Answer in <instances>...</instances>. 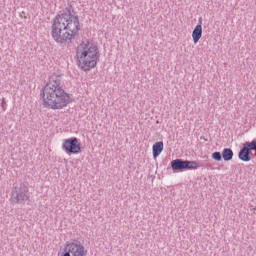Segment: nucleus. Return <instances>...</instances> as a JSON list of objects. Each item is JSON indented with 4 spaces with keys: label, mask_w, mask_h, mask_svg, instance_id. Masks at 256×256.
<instances>
[{
    "label": "nucleus",
    "mask_w": 256,
    "mask_h": 256,
    "mask_svg": "<svg viewBox=\"0 0 256 256\" xmlns=\"http://www.w3.org/2000/svg\"><path fill=\"white\" fill-rule=\"evenodd\" d=\"M77 64L82 71H91L97 66L99 61V51L97 45L89 43V40L83 41L76 48Z\"/></svg>",
    "instance_id": "3"
},
{
    "label": "nucleus",
    "mask_w": 256,
    "mask_h": 256,
    "mask_svg": "<svg viewBox=\"0 0 256 256\" xmlns=\"http://www.w3.org/2000/svg\"><path fill=\"white\" fill-rule=\"evenodd\" d=\"M242 147L246 148L248 151H256V140L252 142H245L242 144Z\"/></svg>",
    "instance_id": "12"
},
{
    "label": "nucleus",
    "mask_w": 256,
    "mask_h": 256,
    "mask_svg": "<svg viewBox=\"0 0 256 256\" xmlns=\"http://www.w3.org/2000/svg\"><path fill=\"white\" fill-rule=\"evenodd\" d=\"M222 159L224 161H231L233 159V150L231 148H224L222 151Z\"/></svg>",
    "instance_id": "11"
},
{
    "label": "nucleus",
    "mask_w": 256,
    "mask_h": 256,
    "mask_svg": "<svg viewBox=\"0 0 256 256\" xmlns=\"http://www.w3.org/2000/svg\"><path fill=\"white\" fill-rule=\"evenodd\" d=\"M62 79L61 75L53 74L41 90L43 105H47L50 109H63L71 103V95L61 86Z\"/></svg>",
    "instance_id": "2"
},
{
    "label": "nucleus",
    "mask_w": 256,
    "mask_h": 256,
    "mask_svg": "<svg viewBox=\"0 0 256 256\" xmlns=\"http://www.w3.org/2000/svg\"><path fill=\"white\" fill-rule=\"evenodd\" d=\"M52 39L59 45H67L79 33V16L73 6L66 7L56 15L51 26Z\"/></svg>",
    "instance_id": "1"
},
{
    "label": "nucleus",
    "mask_w": 256,
    "mask_h": 256,
    "mask_svg": "<svg viewBox=\"0 0 256 256\" xmlns=\"http://www.w3.org/2000/svg\"><path fill=\"white\" fill-rule=\"evenodd\" d=\"M6 105H7V102H5V98L2 99V103H1V107L2 109L5 111L6 108Z\"/></svg>",
    "instance_id": "14"
},
{
    "label": "nucleus",
    "mask_w": 256,
    "mask_h": 256,
    "mask_svg": "<svg viewBox=\"0 0 256 256\" xmlns=\"http://www.w3.org/2000/svg\"><path fill=\"white\" fill-rule=\"evenodd\" d=\"M252 157H253V152L249 151L248 149L242 146V148L238 153V159H240V161H244L245 163H247L251 161Z\"/></svg>",
    "instance_id": "8"
},
{
    "label": "nucleus",
    "mask_w": 256,
    "mask_h": 256,
    "mask_svg": "<svg viewBox=\"0 0 256 256\" xmlns=\"http://www.w3.org/2000/svg\"><path fill=\"white\" fill-rule=\"evenodd\" d=\"M11 203L14 205H25L29 201V188L25 184L15 186L11 192Z\"/></svg>",
    "instance_id": "5"
},
{
    "label": "nucleus",
    "mask_w": 256,
    "mask_h": 256,
    "mask_svg": "<svg viewBox=\"0 0 256 256\" xmlns=\"http://www.w3.org/2000/svg\"><path fill=\"white\" fill-rule=\"evenodd\" d=\"M152 153L154 159H157L163 153V141H159L153 144L152 146Z\"/></svg>",
    "instance_id": "10"
},
{
    "label": "nucleus",
    "mask_w": 256,
    "mask_h": 256,
    "mask_svg": "<svg viewBox=\"0 0 256 256\" xmlns=\"http://www.w3.org/2000/svg\"><path fill=\"white\" fill-rule=\"evenodd\" d=\"M212 159H214V161H223V154L221 152H214L212 153Z\"/></svg>",
    "instance_id": "13"
},
{
    "label": "nucleus",
    "mask_w": 256,
    "mask_h": 256,
    "mask_svg": "<svg viewBox=\"0 0 256 256\" xmlns=\"http://www.w3.org/2000/svg\"><path fill=\"white\" fill-rule=\"evenodd\" d=\"M199 23H200L199 25H201V23H203L201 18H199Z\"/></svg>",
    "instance_id": "15"
},
{
    "label": "nucleus",
    "mask_w": 256,
    "mask_h": 256,
    "mask_svg": "<svg viewBox=\"0 0 256 256\" xmlns=\"http://www.w3.org/2000/svg\"><path fill=\"white\" fill-rule=\"evenodd\" d=\"M201 37H203V26H201V24H198L196 25V27L192 32L193 42L195 44L199 43V40L201 39Z\"/></svg>",
    "instance_id": "9"
},
{
    "label": "nucleus",
    "mask_w": 256,
    "mask_h": 256,
    "mask_svg": "<svg viewBox=\"0 0 256 256\" xmlns=\"http://www.w3.org/2000/svg\"><path fill=\"white\" fill-rule=\"evenodd\" d=\"M171 169L173 171H193L199 169V163L197 161L175 159L171 161Z\"/></svg>",
    "instance_id": "6"
},
{
    "label": "nucleus",
    "mask_w": 256,
    "mask_h": 256,
    "mask_svg": "<svg viewBox=\"0 0 256 256\" xmlns=\"http://www.w3.org/2000/svg\"><path fill=\"white\" fill-rule=\"evenodd\" d=\"M58 256H87V250L79 240L71 239L65 243L62 252H59Z\"/></svg>",
    "instance_id": "4"
},
{
    "label": "nucleus",
    "mask_w": 256,
    "mask_h": 256,
    "mask_svg": "<svg viewBox=\"0 0 256 256\" xmlns=\"http://www.w3.org/2000/svg\"><path fill=\"white\" fill-rule=\"evenodd\" d=\"M62 149H64L65 153L68 155H77V153H81L79 139L77 137L65 139L62 144Z\"/></svg>",
    "instance_id": "7"
}]
</instances>
